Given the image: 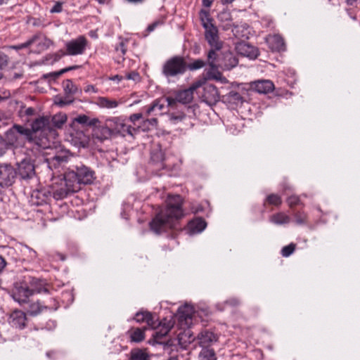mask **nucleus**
Listing matches in <instances>:
<instances>
[{
	"label": "nucleus",
	"instance_id": "nucleus-1",
	"mask_svg": "<svg viewBox=\"0 0 360 360\" xmlns=\"http://www.w3.org/2000/svg\"><path fill=\"white\" fill-rule=\"evenodd\" d=\"M166 203V208L158 212L149 223L150 229L158 234L172 229L175 221L184 215L181 195H169Z\"/></svg>",
	"mask_w": 360,
	"mask_h": 360
},
{
	"label": "nucleus",
	"instance_id": "nucleus-2",
	"mask_svg": "<svg viewBox=\"0 0 360 360\" xmlns=\"http://www.w3.org/2000/svg\"><path fill=\"white\" fill-rule=\"evenodd\" d=\"M50 292V285L44 279L32 276H25L24 279L15 282L12 290V297L20 304L28 303L29 298L34 293Z\"/></svg>",
	"mask_w": 360,
	"mask_h": 360
},
{
	"label": "nucleus",
	"instance_id": "nucleus-3",
	"mask_svg": "<svg viewBox=\"0 0 360 360\" xmlns=\"http://www.w3.org/2000/svg\"><path fill=\"white\" fill-rule=\"evenodd\" d=\"M159 323H160L159 326L151 328L149 330L153 331L151 338L148 340L149 345H164V349H169L170 347L174 346V342L177 341L178 344L181 345L182 347H186V345H183L182 342L183 341H184V342H186V340H184L185 337L188 336L187 341L188 343H191L195 339V337L193 336L192 334H190V331H188L185 332L184 334L179 335L177 340H172L168 338V334L173 327L171 321H167V319H163L159 321Z\"/></svg>",
	"mask_w": 360,
	"mask_h": 360
},
{
	"label": "nucleus",
	"instance_id": "nucleus-4",
	"mask_svg": "<svg viewBox=\"0 0 360 360\" xmlns=\"http://www.w3.org/2000/svg\"><path fill=\"white\" fill-rule=\"evenodd\" d=\"M7 141L13 148L22 147L26 142L34 143V138L31 136L29 128L24 125L14 124L5 132Z\"/></svg>",
	"mask_w": 360,
	"mask_h": 360
},
{
	"label": "nucleus",
	"instance_id": "nucleus-5",
	"mask_svg": "<svg viewBox=\"0 0 360 360\" xmlns=\"http://www.w3.org/2000/svg\"><path fill=\"white\" fill-rule=\"evenodd\" d=\"M68 181L75 184H77L81 188L82 184H91L95 179V172L89 167L80 163L73 166V168L65 172Z\"/></svg>",
	"mask_w": 360,
	"mask_h": 360
},
{
	"label": "nucleus",
	"instance_id": "nucleus-6",
	"mask_svg": "<svg viewBox=\"0 0 360 360\" xmlns=\"http://www.w3.org/2000/svg\"><path fill=\"white\" fill-rule=\"evenodd\" d=\"M112 124H115L114 120L108 119L106 120L105 126L98 127L96 124V127H93L94 139L99 141H103L111 136L113 130L127 132L128 134L132 136H134V132L135 131L134 127L125 124H120V127H118V124H116V127L112 129Z\"/></svg>",
	"mask_w": 360,
	"mask_h": 360
},
{
	"label": "nucleus",
	"instance_id": "nucleus-7",
	"mask_svg": "<svg viewBox=\"0 0 360 360\" xmlns=\"http://www.w3.org/2000/svg\"><path fill=\"white\" fill-rule=\"evenodd\" d=\"M136 323H146L143 327H136V343L145 339V332L160 323L155 313L141 309L136 311Z\"/></svg>",
	"mask_w": 360,
	"mask_h": 360
},
{
	"label": "nucleus",
	"instance_id": "nucleus-8",
	"mask_svg": "<svg viewBox=\"0 0 360 360\" xmlns=\"http://www.w3.org/2000/svg\"><path fill=\"white\" fill-rule=\"evenodd\" d=\"M201 81H197L192 84L188 89L176 91L174 93V96H166L165 101L171 109L177 108L178 103L187 105L191 103L193 100V93L198 88L201 87Z\"/></svg>",
	"mask_w": 360,
	"mask_h": 360
},
{
	"label": "nucleus",
	"instance_id": "nucleus-9",
	"mask_svg": "<svg viewBox=\"0 0 360 360\" xmlns=\"http://www.w3.org/2000/svg\"><path fill=\"white\" fill-rule=\"evenodd\" d=\"M29 129L31 136L34 138V143L39 145V141H41L40 136L44 137L53 131V127H51L50 116H39L34 119Z\"/></svg>",
	"mask_w": 360,
	"mask_h": 360
},
{
	"label": "nucleus",
	"instance_id": "nucleus-10",
	"mask_svg": "<svg viewBox=\"0 0 360 360\" xmlns=\"http://www.w3.org/2000/svg\"><path fill=\"white\" fill-rule=\"evenodd\" d=\"M186 71V62L182 56H175L163 65L162 72L167 78L184 75Z\"/></svg>",
	"mask_w": 360,
	"mask_h": 360
},
{
	"label": "nucleus",
	"instance_id": "nucleus-11",
	"mask_svg": "<svg viewBox=\"0 0 360 360\" xmlns=\"http://www.w3.org/2000/svg\"><path fill=\"white\" fill-rule=\"evenodd\" d=\"M63 91L65 97L57 96L55 98V103L60 106L64 107L65 105L73 103L75 99L72 98L74 95H81L82 89L73 84L71 79H65L63 82Z\"/></svg>",
	"mask_w": 360,
	"mask_h": 360
},
{
	"label": "nucleus",
	"instance_id": "nucleus-12",
	"mask_svg": "<svg viewBox=\"0 0 360 360\" xmlns=\"http://www.w3.org/2000/svg\"><path fill=\"white\" fill-rule=\"evenodd\" d=\"M18 179L17 170L11 164H0V187L8 188Z\"/></svg>",
	"mask_w": 360,
	"mask_h": 360
},
{
	"label": "nucleus",
	"instance_id": "nucleus-13",
	"mask_svg": "<svg viewBox=\"0 0 360 360\" xmlns=\"http://www.w3.org/2000/svg\"><path fill=\"white\" fill-rule=\"evenodd\" d=\"M16 165L18 179L27 181L34 178L36 174L35 166L31 158H24Z\"/></svg>",
	"mask_w": 360,
	"mask_h": 360
},
{
	"label": "nucleus",
	"instance_id": "nucleus-14",
	"mask_svg": "<svg viewBox=\"0 0 360 360\" xmlns=\"http://www.w3.org/2000/svg\"><path fill=\"white\" fill-rule=\"evenodd\" d=\"M201 82V86H202L201 96L202 101L210 106L215 105L221 98L220 97L217 88L214 84L204 82Z\"/></svg>",
	"mask_w": 360,
	"mask_h": 360
},
{
	"label": "nucleus",
	"instance_id": "nucleus-15",
	"mask_svg": "<svg viewBox=\"0 0 360 360\" xmlns=\"http://www.w3.org/2000/svg\"><path fill=\"white\" fill-rule=\"evenodd\" d=\"M63 181L64 185L56 188L53 192V197L56 200H62L81 190V188L77 184H74L71 181L70 182L68 181L65 174H64Z\"/></svg>",
	"mask_w": 360,
	"mask_h": 360
},
{
	"label": "nucleus",
	"instance_id": "nucleus-16",
	"mask_svg": "<svg viewBox=\"0 0 360 360\" xmlns=\"http://www.w3.org/2000/svg\"><path fill=\"white\" fill-rule=\"evenodd\" d=\"M205 29V38L210 46H215V49H222L223 42L220 41L218 28L213 25H203Z\"/></svg>",
	"mask_w": 360,
	"mask_h": 360
},
{
	"label": "nucleus",
	"instance_id": "nucleus-17",
	"mask_svg": "<svg viewBox=\"0 0 360 360\" xmlns=\"http://www.w3.org/2000/svg\"><path fill=\"white\" fill-rule=\"evenodd\" d=\"M143 116H147L145 113L144 108H143L141 112L136 113V134H139L141 131L144 132L150 131L157 125V118L151 117L143 120Z\"/></svg>",
	"mask_w": 360,
	"mask_h": 360
},
{
	"label": "nucleus",
	"instance_id": "nucleus-18",
	"mask_svg": "<svg viewBox=\"0 0 360 360\" xmlns=\"http://www.w3.org/2000/svg\"><path fill=\"white\" fill-rule=\"evenodd\" d=\"M236 49L241 56H246L250 59H255L259 55L258 48L245 42L240 41L236 44Z\"/></svg>",
	"mask_w": 360,
	"mask_h": 360
},
{
	"label": "nucleus",
	"instance_id": "nucleus-19",
	"mask_svg": "<svg viewBox=\"0 0 360 360\" xmlns=\"http://www.w3.org/2000/svg\"><path fill=\"white\" fill-rule=\"evenodd\" d=\"M86 46V39L84 37H79L66 44L67 54L75 56L84 53Z\"/></svg>",
	"mask_w": 360,
	"mask_h": 360
},
{
	"label": "nucleus",
	"instance_id": "nucleus-20",
	"mask_svg": "<svg viewBox=\"0 0 360 360\" xmlns=\"http://www.w3.org/2000/svg\"><path fill=\"white\" fill-rule=\"evenodd\" d=\"M27 319L26 314L18 309L14 310L9 316V323L15 328L22 330L27 325Z\"/></svg>",
	"mask_w": 360,
	"mask_h": 360
},
{
	"label": "nucleus",
	"instance_id": "nucleus-21",
	"mask_svg": "<svg viewBox=\"0 0 360 360\" xmlns=\"http://www.w3.org/2000/svg\"><path fill=\"white\" fill-rule=\"evenodd\" d=\"M220 68L224 70H230L236 67L238 64V59L235 54L230 51H223L221 53V60Z\"/></svg>",
	"mask_w": 360,
	"mask_h": 360
},
{
	"label": "nucleus",
	"instance_id": "nucleus-22",
	"mask_svg": "<svg viewBox=\"0 0 360 360\" xmlns=\"http://www.w3.org/2000/svg\"><path fill=\"white\" fill-rule=\"evenodd\" d=\"M99 123L100 121L98 118L90 119L89 116L83 114L73 118L69 124V127L75 129V127H79L78 124H81L82 127H96Z\"/></svg>",
	"mask_w": 360,
	"mask_h": 360
},
{
	"label": "nucleus",
	"instance_id": "nucleus-23",
	"mask_svg": "<svg viewBox=\"0 0 360 360\" xmlns=\"http://www.w3.org/2000/svg\"><path fill=\"white\" fill-rule=\"evenodd\" d=\"M221 49H215V46H210L207 53V65L209 68H220L221 60Z\"/></svg>",
	"mask_w": 360,
	"mask_h": 360
},
{
	"label": "nucleus",
	"instance_id": "nucleus-24",
	"mask_svg": "<svg viewBox=\"0 0 360 360\" xmlns=\"http://www.w3.org/2000/svg\"><path fill=\"white\" fill-rule=\"evenodd\" d=\"M69 160V153L68 151L58 152L55 155L46 159V162L50 169H56L68 162Z\"/></svg>",
	"mask_w": 360,
	"mask_h": 360
},
{
	"label": "nucleus",
	"instance_id": "nucleus-25",
	"mask_svg": "<svg viewBox=\"0 0 360 360\" xmlns=\"http://www.w3.org/2000/svg\"><path fill=\"white\" fill-rule=\"evenodd\" d=\"M207 227V222L202 217H195L187 225L188 233L191 235L201 233Z\"/></svg>",
	"mask_w": 360,
	"mask_h": 360
},
{
	"label": "nucleus",
	"instance_id": "nucleus-26",
	"mask_svg": "<svg viewBox=\"0 0 360 360\" xmlns=\"http://www.w3.org/2000/svg\"><path fill=\"white\" fill-rule=\"evenodd\" d=\"M69 133L75 144L85 147L88 143V136L84 134L83 130L80 129L79 127H75V129L69 127Z\"/></svg>",
	"mask_w": 360,
	"mask_h": 360
},
{
	"label": "nucleus",
	"instance_id": "nucleus-27",
	"mask_svg": "<svg viewBox=\"0 0 360 360\" xmlns=\"http://www.w3.org/2000/svg\"><path fill=\"white\" fill-rule=\"evenodd\" d=\"M199 344L202 347H210V346L218 340L217 336L212 331L205 330L198 335Z\"/></svg>",
	"mask_w": 360,
	"mask_h": 360
},
{
	"label": "nucleus",
	"instance_id": "nucleus-28",
	"mask_svg": "<svg viewBox=\"0 0 360 360\" xmlns=\"http://www.w3.org/2000/svg\"><path fill=\"white\" fill-rule=\"evenodd\" d=\"M194 312L193 308L189 304H184L179 307L177 314L179 316V321L180 322L185 321L186 324L188 321H191L193 314Z\"/></svg>",
	"mask_w": 360,
	"mask_h": 360
},
{
	"label": "nucleus",
	"instance_id": "nucleus-29",
	"mask_svg": "<svg viewBox=\"0 0 360 360\" xmlns=\"http://www.w3.org/2000/svg\"><path fill=\"white\" fill-rule=\"evenodd\" d=\"M252 86L257 92L264 94L272 91L274 89V84L270 80L255 82Z\"/></svg>",
	"mask_w": 360,
	"mask_h": 360
},
{
	"label": "nucleus",
	"instance_id": "nucleus-30",
	"mask_svg": "<svg viewBox=\"0 0 360 360\" xmlns=\"http://www.w3.org/2000/svg\"><path fill=\"white\" fill-rule=\"evenodd\" d=\"M221 101L224 103L238 105L242 104L244 100L238 92L231 91L228 94L223 95Z\"/></svg>",
	"mask_w": 360,
	"mask_h": 360
},
{
	"label": "nucleus",
	"instance_id": "nucleus-31",
	"mask_svg": "<svg viewBox=\"0 0 360 360\" xmlns=\"http://www.w3.org/2000/svg\"><path fill=\"white\" fill-rule=\"evenodd\" d=\"M220 68H209L205 71V78L207 79L216 80L221 82L222 84L228 82L227 79L223 76L222 73L219 70Z\"/></svg>",
	"mask_w": 360,
	"mask_h": 360
},
{
	"label": "nucleus",
	"instance_id": "nucleus-32",
	"mask_svg": "<svg viewBox=\"0 0 360 360\" xmlns=\"http://www.w3.org/2000/svg\"><path fill=\"white\" fill-rule=\"evenodd\" d=\"M50 120L51 127H53V130L54 129H62L68 121V116L66 113L60 112L50 117Z\"/></svg>",
	"mask_w": 360,
	"mask_h": 360
},
{
	"label": "nucleus",
	"instance_id": "nucleus-33",
	"mask_svg": "<svg viewBox=\"0 0 360 360\" xmlns=\"http://www.w3.org/2000/svg\"><path fill=\"white\" fill-rule=\"evenodd\" d=\"M161 101V99L155 100L150 105L145 106L143 108L145 109L146 115H157V112L161 114V111L165 107L164 103H162Z\"/></svg>",
	"mask_w": 360,
	"mask_h": 360
},
{
	"label": "nucleus",
	"instance_id": "nucleus-34",
	"mask_svg": "<svg viewBox=\"0 0 360 360\" xmlns=\"http://www.w3.org/2000/svg\"><path fill=\"white\" fill-rule=\"evenodd\" d=\"M270 221L278 225L286 224L290 222V217L283 212H278L271 216Z\"/></svg>",
	"mask_w": 360,
	"mask_h": 360
},
{
	"label": "nucleus",
	"instance_id": "nucleus-35",
	"mask_svg": "<svg viewBox=\"0 0 360 360\" xmlns=\"http://www.w3.org/2000/svg\"><path fill=\"white\" fill-rule=\"evenodd\" d=\"M27 304H28L26 308L27 314L32 316L39 314L44 309H47L46 306H42L38 301L30 304L29 301Z\"/></svg>",
	"mask_w": 360,
	"mask_h": 360
},
{
	"label": "nucleus",
	"instance_id": "nucleus-36",
	"mask_svg": "<svg viewBox=\"0 0 360 360\" xmlns=\"http://www.w3.org/2000/svg\"><path fill=\"white\" fill-rule=\"evenodd\" d=\"M40 37H41V33L40 32L37 33L34 35H33L30 39H28L27 41H25V43H22V44H20L18 45L11 46V48L13 49H15L16 51H19V50H21L23 49L28 48L34 43L38 41V40L40 39Z\"/></svg>",
	"mask_w": 360,
	"mask_h": 360
},
{
	"label": "nucleus",
	"instance_id": "nucleus-37",
	"mask_svg": "<svg viewBox=\"0 0 360 360\" xmlns=\"http://www.w3.org/2000/svg\"><path fill=\"white\" fill-rule=\"evenodd\" d=\"M200 360H217L216 353L214 349L202 347L199 354Z\"/></svg>",
	"mask_w": 360,
	"mask_h": 360
},
{
	"label": "nucleus",
	"instance_id": "nucleus-38",
	"mask_svg": "<svg viewBox=\"0 0 360 360\" xmlns=\"http://www.w3.org/2000/svg\"><path fill=\"white\" fill-rule=\"evenodd\" d=\"M295 222L297 225H304L307 223V214L303 210H292Z\"/></svg>",
	"mask_w": 360,
	"mask_h": 360
},
{
	"label": "nucleus",
	"instance_id": "nucleus-39",
	"mask_svg": "<svg viewBox=\"0 0 360 360\" xmlns=\"http://www.w3.org/2000/svg\"><path fill=\"white\" fill-rule=\"evenodd\" d=\"M168 116L169 122L173 124L182 122L186 117V115L183 111L173 112L169 113Z\"/></svg>",
	"mask_w": 360,
	"mask_h": 360
},
{
	"label": "nucleus",
	"instance_id": "nucleus-40",
	"mask_svg": "<svg viewBox=\"0 0 360 360\" xmlns=\"http://www.w3.org/2000/svg\"><path fill=\"white\" fill-rule=\"evenodd\" d=\"M98 104L102 108H114L118 105L116 100H112L107 97H99Z\"/></svg>",
	"mask_w": 360,
	"mask_h": 360
},
{
	"label": "nucleus",
	"instance_id": "nucleus-41",
	"mask_svg": "<svg viewBox=\"0 0 360 360\" xmlns=\"http://www.w3.org/2000/svg\"><path fill=\"white\" fill-rule=\"evenodd\" d=\"M150 160L153 164L156 165L159 169L165 167L163 162V154L161 151H157L151 154Z\"/></svg>",
	"mask_w": 360,
	"mask_h": 360
},
{
	"label": "nucleus",
	"instance_id": "nucleus-42",
	"mask_svg": "<svg viewBox=\"0 0 360 360\" xmlns=\"http://www.w3.org/2000/svg\"><path fill=\"white\" fill-rule=\"evenodd\" d=\"M207 65V62L202 59H197L193 60L192 63H186V70L188 69L191 71L197 70L201 69Z\"/></svg>",
	"mask_w": 360,
	"mask_h": 360
},
{
	"label": "nucleus",
	"instance_id": "nucleus-43",
	"mask_svg": "<svg viewBox=\"0 0 360 360\" xmlns=\"http://www.w3.org/2000/svg\"><path fill=\"white\" fill-rule=\"evenodd\" d=\"M273 40V46L272 49H274L277 51H283L285 49V43L283 38L279 35H274L272 37Z\"/></svg>",
	"mask_w": 360,
	"mask_h": 360
},
{
	"label": "nucleus",
	"instance_id": "nucleus-44",
	"mask_svg": "<svg viewBox=\"0 0 360 360\" xmlns=\"http://www.w3.org/2000/svg\"><path fill=\"white\" fill-rule=\"evenodd\" d=\"M199 15L202 27L205 24L207 25H213V19L210 17L209 11L201 9Z\"/></svg>",
	"mask_w": 360,
	"mask_h": 360
},
{
	"label": "nucleus",
	"instance_id": "nucleus-45",
	"mask_svg": "<svg viewBox=\"0 0 360 360\" xmlns=\"http://www.w3.org/2000/svg\"><path fill=\"white\" fill-rule=\"evenodd\" d=\"M282 200L281 197L277 194H270L266 198L264 202V205H265L266 203H268L271 205L278 206L281 204Z\"/></svg>",
	"mask_w": 360,
	"mask_h": 360
},
{
	"label": "nucleus",
	"instance_id": "nucleus-46",
	"mask_svg": "<svg viewBox=\"0 0 360 360\" xmlns=\"http://www.w3.org/2000/svg\"><path fill=\"white\" fill-rule=\"evenodd\" d=\"M21 251L23 252L25 255H27V258L19 259V261L22 262L33 259L37 257V252L27 245H25Z\"/></svg>",
	"mask_w": 360,
	"mask_h": 360
},
{
	"label": "nucleus",
	"instance_id": "nucleus-47",
	"mask_svg": "<svg viewBox=\"0 0 360 360\" xmlns=\"http://www.w3.org/2000/svg\"><path fill=\"white\" fill-rule=\"evenodd\" d=\"M41 37H42L41 34ZM38 41H39L37 44V48L39 51L46 50L53 44V41L46 37H42V39L40 37Z\"/></svg>",
	"mask_w": 360,
	"mask_h": 360
},
{
	"label": "nucleus",
	"instance_id": "nucleus-48",
	"mask_svg": "<svg viewBox=\"0 0 360 360\" xmlns=\"http://www.w3.org/2000/svg\"><path fill=\"white\" fill-rule=\"evenodd\" d=\"M36 114V110L34 108L29 107L25 108V105L22 104L20 107V110L18 111V115L20 117L23 116H32Z\"/></svg>",
	"mask_w": 360,
	"mask_h": 360
},
{
	"label": "nucleus",
	"instance_id": "nucleus-49",
	"mask_svg": "<svg viewBox=\"0 0 360 360\" xmlns=\"http://www.w3.org/2000/svg\"><path fill=\"white\" fill-rule=\"evenodd\" d=\"M296 244L291 243L288 245L284 246L281 250V255L284 257L290 256L295 250Z\"/></svg>",
	"mask_w": 360,
	"mask_h": 360
},
{
	"label": "nucleus",
	"instance_id": "nucleus-50",
	"mask_svg": "<svg viewBox=\"0 0 360 360\" xmlns=\"http://www.w3.org/2000/svg\"><path fill=\"white\" fill-rule=\"evenodd\" d=\"M136 360H150V356L146 348H136Z\"/></svg>",
	"mask_w": 360,
	"mask_h": 360
},
{
	"label": "nucleus",
	"instance_id": "nucleus-51",
	"mask_svg": "<svg viewBox=\"0 0 360 360\" xmlns=\"http://www.w3.org/2000/svg\"><path fill=\"white\" fill-rule=\"evenodd\" d=\"M11 148H13V147L11 146V145L8 143L6 136H4V137H3L1 136H0V154H3L4 153L6 152V150L7 149Z\"/></svg>",
	"mask_w": 360,
	"mask_h": 360
},
{
	"label": "nucleus",
	"instance_id": "nucleus-52",
	"mask_svg": "<svg viewBox=\"0 0 360 360\" xmlns=\"http://www.w3.org/2000/svg\"><path fill=\"white\" fill-rule=\"evenodd\" d=\"M164 24V20L163 19H159L155 21H154L153 23L150 24L146 31V34H143V37L147 36L148 33L153 32L158 26L162 25Z\"/></svg>",
	"mask_w": 360,
	"mask_h": 360
},
{
	"label": "nucleus",
	"instance_id": "nucleus-53",
	"mask_svg": "<svg viewBox=\"0 0 360 360\" xmlns=\"http://www.w3.org/2000/svg\"><path fill=\"white\" fill-rule=\"evenodd\" d=\"M218 19L221 22L230 21L231 14L229 11H223L218 14Z\"/></svg>",
	"mask_w": 360,
	"mask_h": 360
},
{
	"label": "nucleus",
	"instance_id": "nucleus-54",
	"mask_svg": "<svg viewBox=\"0 0 360 360\" xmlns=\"http://www.w3.org/2000/svg\"><path fill=\"white\" fill-rule=\"evenodd\" d=\"M224 304L233 307H236L240 304V300L238 297H233L227 299L224 302Z\"/></svg>",
	"mask_w": 360,
	"mask_h": 360
},
{
	"label": "nucleus",
	"instance_id": "nucleus-55",
	"mask_svg": "<svg viewBox=\"0 0 360 360\" xmlns=\"http://www.w3.org/2000/svg\"><path fill=\"white\" fill-rule=\"evenodd\" d=\"M287 202L289 205V206L291 208H292L294 206L297 205L300 203V199L297 195H291L288 198Z\"/></svg>",
	"mask_w": 360,
	"mask_h": 360
},
{
	"label": "nucleus",
	"instance_id": "nucleus-56",
	"mask_svg": "<svg viewBox=\"0 0 360 360\" xmlns=\"http://www.w3.org/2000/svg\"><path fill=\"white\" fill-rule=\"evenodd\" d=\"M59 77H60L59 71L52 72L42 75V78L47 79L50 77L53 81H56Z\"/></svg>",
	"mask_w": 360,
	"mask_h": 360
},
{
	"label": "nucleus",
	"instance_id": "nucleus-57",
	"mask_svg": "<svg viewBox=\"0 0 360 360\" xmlns=\"http://www.w3.org/2000/svg\"><path fill=\"white\" fill-rule=\"evenodd\" d=\"M7 64L8 56L5 53L0 52V69L4 66H6Z\"/></svg>",
	"mask_w": 360,
	"mask_h": 360
},
{
	"label": "nucleus",
	"instance_id": "nucleus-58",
	"mask_svg": "<svg viewBox=\"0 0 360 360\" xmlns=\"http://www.w3.org/2000/svg\"><path fill=\"white\" fill-rule=\"evenodd\" d=\"M66 53L63 52L62 50H60L58 52L53 53L51 55V57L53 58V62L58 61L63 56H65Z\"/></svg>",
	"mask_w": 360,
	"mask_h": 360
},
{
	"label": "nucleus",
	"instance_id": "nucleus-59",
	"mask_svg": "<svg viewBox=\"0 0 360 360\" xmlns=\"http://www.w3.org/2000/svg\"><path fill=\"white\" fill-rule=\"evenodd\" d=\"M63 6L62 3L57 2L51 9V13H60L62 11Z\"/></svg>",
	"mask_w": 360,
	"mask_h": 360
},
{
	"label": "nucleus",
	"instance_id": "nucleus-60",
	"mask_svg": "<svg viewBox=\"0 0 360 360\" xmlns=\"http://www.w3.org/2000/svg\"><path fill=\"white\" fill-rule=\"evenodd\" d=\"M130 209H132L131 206L129 204L124 203L123 211L121 212L122 217L124 218L125 219H128L129 214H127V212Z\"/></svg>",
	"mask_w": 360,
	"mask_h": 360
},
{
	"label": "nucleus",
	"instance_id": "nucleus-61",
	"mask_svg": "<svg viewBox=\"0 0 360 360\" xmlns=\"http://www.w3.org/2000/svg\"><path fill=\"white\" fill-rule=\"evenodd\" d=\"M8 264L9 263L7 262L2 256H0V273H1L6 265Z\"/></svg>",
	"mask_w": 360,
	"mask_h": 360
},
{
	"label": "nucleus",
	"instance_id": "nucleus-62",
	"mask_svg": "<svg viewBox=\"0 0 360 360\" xmlns=\"http://www.w3.org/2000/svg\"><path fill=\"white\" fill-rule=\"evenodd\" d=\"M213 3V0H202V5L205 7H210Z\"/></svg>",
	"mask_w": 360,
	"mask_h": 360
},
{
	"label": "nucleus",
	"instance_id": "nucleus-63",
	"mask_svg": "<svg viewBox=\"0 0 360 360\" xmlns=\"http://www.w3.org/2000/svg\"><path fill=\"white\" fill-rule=\"evenodd\" d=\"M85 92H89V91H94V92H96V88L93 85H88L86 86L85 89H84Z\"/></svg>",
	"mask_w": 360,
	"mask_h": 360
},
{
	"label": "nucleus",
	"instance_id": "nucleus-64",
	"mask_svg": "<svg viewBox=\"0 0 360 360\" xmlns=\"http://www.w3.org/2000/svg\"><path fill=\"white\" fill-rule=\"evenodd\" d=\"M126 78L127 79H135V72L131 71L129 73L126 75Z\"/></svg>",
	"mask_w": 360,
	"mask_h": 360
}]
</instances>
